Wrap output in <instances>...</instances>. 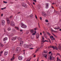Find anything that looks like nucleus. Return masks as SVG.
Segmentation results:
<instances>
[{
  "label": "nucleus",
  "mask_w": 61,
  "mask_h": 61,
  "mask_svg": "<svg viewBox=\"0 0 61 61\" xmlns=\"http://www.w3.org/2000/svg\"><path fill=\"white\" fill-rule=\"evenodd\" d=\"M59 30L61 31V29H60Z\"/></svg>",
  "instance_id": "obj_64"
},
{
  "label": "nucleus",
  "mask_w": 61,
  "mask_h": 61,
  "mask_svg": "<svg viewBox=\"0 0 61 61\" xmlns=\"http://www.w3.org/2000/svg\"><path fill=\"white\" fill-rule=\"evenodd\" d=\"M0 46L1 47H3V46H4V45H3V44L0 43Z\"/></svg>",
  "instance_id": "obj_30"
},
{
  "label": "nucleus",
  "mask_w": 61,
  "mask_h": 61,
  "mask_svg": "<svg viewBox=\"0 0 61 61\" xmlns=\"http://www.w3.org/2000/svg\"><path fill=\"white\" fill-rule=\"evenodd\" d=\"M44 53H47V50L44 51Z\"/></svg>",
  "instance_id": "obj_31"
},
{
  "label": "nucleus",
  "mask_w": 61,
  "mask_h": 61,
  "mask_svg": "<svg viewBox=\"0 0 61 61\" xmlns=\"http://www.w3.org/2000/svg\"><path fill=\"white\" fill-rule=\"evenodd\" d=\"M52 53V51H50L49 52V54H50Z\"/></svg>",
  "instance_id": "obj_45"
},
{
  "label": "nucleus",
  "mask_w": 61,
  "mask_h": 61,
  "mask_svg": "<svg viewBox=\"0 0 61 61\" xmlns=\"http://www.w3.org/2000/svg\"><path fill=\"white\" fill-rule=\"evenodd\" d=\"M21 13V12H19L17 13V14H19V13Z\"/></svg>",
  "instance_id": "obj_52"
},
{
  "label": "nucleus",
  "mask_w": 61,
  "mask_h": 61,
  "mask_svg": "<svg viewBox=\"0 0 61 61\" xmlns=\"http://www.w3.org/2000/svg\"><path fill=\"white\" fill-rule=\"evenodd\" d=\"M42 15L43 16H44V17H46L47 15L46 14V13L44 12H42Z\"/></svg>",
  "instance_id": "obj_2"
},
{
  "label": "nucleus",
  "mask_w": 61,
  "mask_h": 61,
  "mask_svg": "<svg viewBox=\"0 0 61 61\" xmlns=\"http://www.w3.org/2000/svg\"><path fill=\"white\" fill-rule=\"evenodd\" d=\"M21 51V48L20 47L17 48L16 49V51L18 53Z\"/></svg>",
  "instance_id": "obj_3"
},
{
  "label": "nucleus",
  "mask_w": 61,
  "mask_h": 61,
  "mask_svg": "<svg viewBox=\"0 0 61 61\" xmlns=\"http://www.w3.org/2000/svg\"><path fill=\"white\" fill-rule=\"evenodd\" d=\"M21 27H22V28H26L27 26L26 25H25L23 23H22L21 24Z\"/></svg>",
  "instance_id": "obj_1"
},
{
  "label": "nucleus",
  "mask_w": 61,
  "mask_h": 61,
  "mask_svg": "<svg viewBox=\"0 0 61 61\" xmlns=\"http://www.w3.org/2000/svg\"><path fill=\"white\" fill-rule=\"evenodd\" d=\"M12 17H13V16L12 15V16H10L9 18H10L11 19V18H12Z\"/></svg>",
  "instance_id": "obj_42"
},
{
  "label": "nucleus",
  "mask_w": 61,
  "mask_h": 61,
  "mask_svg": "<svg viewBox=\"0 0 61 61\" xmlns=\"http://www.w3.org/2000/svg\"><path fill=\"white\" fill-rule=\"evenodd\" d=\"M7 23H8V24H10V21L9 20V18H7Z\"/></svg>",
  "instance_id": "obj_10"
},
{
  "label": "nucleus",
  "mask_w": 61,
  "mask_h": 61,
  "mask_svg": "<svg viewBox=\"0 0 61 61\" xmlns=\"http://www.w3.org/2000/svg\"><path fill=\"white\" fill-rule=\"evenodd\" d=\"M45 21L46 22H48V20H45Z\"/></svg>",
  "instance_id": "obj_41"
},
{
  "label": "nucleus",
  "mask_w": 61,
  "mask_h": 61,
  "mask_svg": "<svg viewBox=\"0 0 61 61\" xmlns=\"http://www.w3.org/2000/svg\"><path fill=\"white\" fill-rule=\"evenodd\" d=\"M34 30H36V28H35L34 29Z\"/></svg>",
  "instance_id": "obj_60"
},
{
  "label": "nucleus",
  "mask_w": 61,
  "mask_h": 61,
  "mask_svg": "<svg viewBox=\"0 0 61 61\" xmlns=\"http://www.w3.org/2000/svg\"><path fill=\"white\" fill-rule=\"evenodd\" d=\"M3 16V14H2L1 15V16Z\"/></svg>",
  "instance_id": "obj_56"
},
{
  "label": "nucleus",
  "mask_w": 61,
  "mask_h": 61,
  "mask_svg": "<svg viewBox=\"0 0 61 61\" xmlns=\"http://www.w3.org/2000/svg\"><path fill=\"white\" fill-rule=\"evenodd\" d=\"M31 39H34V37H33V36H31Z\"/></svg>",
  "instance_id": "obj_34"
},
{
  "label": "nucleus",
  "mask_w": 61,
  "mask_h": 61,
  "mask_svg": "<svg viewBox=\"0 0 61 61\" xmlns=\"http://www.w3.org/2000/svg\"><path fill=\"white\" fill-rule=\"evenodd\" d=\"M46 8H47L48 7V3H47L46 4Z\"/></svg>",
  "instance_id": "obj_32"
},
{
  "label": "nucleus",
  "mask_w": 61,
  "mask_h": 61,
  "mask_svg": "<svg viewBox=\"0 0 61 61\" xmlns=\"http://www.w3.org/2000/svg\"><path fill=\"white\" fill-rule=\"evenodd\" d=\"M33 1L35 2V3H36V0H33Z\"/></svg>",
  "instance_id": "obj_44"
},
{
  "label": "nucleus",
  "mask_w": 61,
  "mask_h": 61,
  "mask_svg": "<svg viewBox=\"0 0 61 61\" xmlns=\"http://www.w3.org/2000/svg\"><path fill=\"white\" fill-rule=\"evenodd\" d=\"M3 3H5V4H6L7 3V2H5V1H3Z\"/></svg>",
  "instance_id": "obj_43"
},
{
  "label": "nucleus",
  "mask_w": 61,
  "mask_h": 61,
  "mask_svg": "<svg viewBox=\"0 0 61 61\" xmlns=\"http://www.w3.org/2000/svg\"><path fill=\"white\" fill-rule=\"evenodd\" d=\"M28 46H29V47H30L31 46H32L33 45L31 44H30L29 45H28Z\"/></svg>",
  "instance_id": "obj_20"
},
{
  "label": "nucleus",
  "mask_w": 61,
  "mask_h": 61,
  "mask_svg": "<svg viewBox=\"0 0 61 61\" xmlns=\"http://www.w3.org/2000/svg\"><path fill=\"white\" fill-rule=\"evenodd\" d=\"M2 23V25H5V20H3L1 21Z\"/></svg>",
  "instance_id": "obj_8"
},
{
  "label": "nucleus",
  "mask_w": 61,
  "mask_h": 61,
  "mask_svg": "<svg viewBox=\"0 0 61 61\" xmlns=\"http://www.w3.org/2000/svg\"><path fill=\"white\" fill-rule=\"evenodd\" d=\"M51 47L53 48L54 50H55V49L56 50H58V49H57V48L56 46H55L54 47V46H51Z\"/></svg>",
  "instance_id": "obj_4"
},
{
  "label": "nucleus",
  "mask_w": 61,
  "mask_h": 61,
  "mask_svg": "<svg viewBox=\"0 0 61 61\" xmlns=\"http://www.w3.org/2000/svg\"><path fill=\"white\" fill-rule=\"evenodd\" d=\"M11 28L9 27V28H8L7 29V30L8 31H10L11 30Z\"/></svg>",
  "instance_id": "obj_24"
},
{
  "label": "nucleus",
  "mask_w": 61,
  "mask_h": 61,
  "mask_svg": "<svg viewBox=\"0 0 61 61\" xmlns=\"http://www.w3.org/2000/svg\"><path fill=\"white\" fill-rule=\"evenodd\" d=\"M38 25L39 28H40V25H39V23H38Z\"/></svg>",
  "instance_id": "obj_36"
},
{
  "label": "nucleus",
  "mask_w": 61,
  "mask_h": 61,
  "mask_svg": "<svg viewBox=\"0 0 61 61\" xmlns=\"http://www.w3.org/2000/svg\"><path fill=\"white\" fill-rule=\"evenodd\" d=\"M15 28L17 30H19V28L17 27H15Z\"/></svg>",
  "instance_id": "obj_25"
},
{
  "label": "nucleus",
  "mask_w": 61,
  "mask_h": 61,
  "mask_svg": "<svg viewBox=\"0 0 61 61\" xmlns=\"http://www.w3.org/2000/svg\"><path fill=\"white\" fill-rule=\"evenodd\" d=\"M14 59H15V56H13L12 58L11 59V61H13Z\"/></svg>",
  "instance_id": "obj_22"
},
{
  "label": "nucleus",
  "mask_w": 61,
  "mask_h": 61,
  "mask_svg": "<svg viewBox=\"0 0 61 61\" xmlns=\"http://www.w3.org/2000/svg\"><path fill=\"white\" fill-rule=\"evenodd\" d=\"M23 47L25 48H28L29 47V46L26 45H24L23 46Z\"/></svg>",
  "instance_id": "obj_7"
},
{
  "label": "nucleus",
  "mask_w": 61,
  "mask_h": 61,
  "mask_svg": "<svg viewBox=\"0 0 61 61\" xmlns=\"http://www.w3.org/2000/svg\"><path fill=\"white\" fill-rule=\"evenodd\" d=\"M43 46L42 45L41 46L40 48H43Z\"/></svg>",
  "instance_id": "obj_37"
},
{
  "label": "nucleus",
  "mask_w": 61,
  "mask_h": 61,
  "mask_svg": "<svg viewBox=\"0 0 61 61\" xmlns=\"http://www.w3.org/2000/svg\"><path fill=\"white\" fill-rule=\"evenodd\" d=\"M50 59L51 61V60H52V56H50Z\"/></svg>",
  "instance_id": "obj_29"
},
{
  "label": "nucleus",
  "mask_w": 61,
  "mask_h": 61,
  "mask_svg": "<svg viewBox=\"0 0 61 61\" xmlns=\"http://www.w3.org/2000/svg\"><path fill=\"white\" fill-rule=\"evenodd\" d=\"M52 34L54 36H55V37H56V38H57V37L56 36V35H55L54 34L52 33Z\"/></svg>",
  "instance_id": "obj_28"
},
{
  "label": "nucleus",
  "mask_w": 61,
  "mask_h": 61,
  "mask_svg": "<svg viewBox=\"0 0 61 61\" xmlns=\"http://www.w3.org/2000/svg\"><path fill=\"white\" fill-rule=\"evenodd\" d=\"M39 59V58H38V59H37V61H38Z\"/></svg>",
  "instance_id": "obj_61"
},
{
  "label": "nucleus",
  "mask_w": 61,
  "mask_h": 61,
  "mask_svg": "<svg viewBox=\"0 0 61 61\" xmlns=\"http://www.w3.org/2000/svg\"><path fill=\"white\" fill-rule=\"evenodd\" d=\"M42 38L43 39L42 41V42H49V41H47L46 40H45L44 41V38L43 36H42Z\"/></svg>",
  "instance_id": "obj_6"
},
{
  "label": "nucleus",
  "mask_w": 61,
  "mask_h": 61,
  "mask_svg": "<svg viewBox=\"0 0 61 61\" xmlns=\"http://www.w3.org/2000/svg\"><path fill=\"white\" fill-rule=\"evenodd\" d=\"M30 16V18H32L33 17V15L32 14H31Z\"/></svg>",
  "instance_id": "obj_33"
},
{
  "label": "nucleus",
  "mask_w": 61,
  "mask_h": 61,
  "mask_svg": "<svg viewBox=\"0 0 61 61\" xmlns=\"http://www.w3.org/2000/svg\"><path fill=\"white\" fill-rule=\"evenodd\" d=\"M33 5H35V2H33Z\"/></svg>",
  "instance_id": "obj_53"
},
{
  "label": "nucleus",
  "mask_w": 61,
  "mask_h": 61,
  "mask_svg": "<svg viewBox=\"0 0 61 61\" xmlns=\"http://www.w3.org/2000/svg\"><path fill=\"white\" fill-rule=\"evenodd\" d=\"M20 32H22L23 31V30H20Z\"/></svg>",
  "instance_id": "obj_58"
},
{
  "label": "nucleus",
  "mask_w": 61,
  "mask_h": 61,
  "mask_svg": "<svg viewBox=\"0 0 61 61\" xmlns=\"http://www.w3.org/2000/svg\"><path fill=\"white\" fill-rule=\"evenodd\" d=\"M36 35V33H34L32 34V35Z\"/></svg>",
  "instance_id": "obj_47"
},
{
  "label": "nucleus",
  "mask_w": 61,
  "mask_h": 61,
  "mask_svg": "<svg viewBox=\"0 0 61 61\" xmlns=\"http://www.w3.org/2000/svg\"><path fill=\"white\" fill-rule=\"evenodd\" d=\"M57 55H58L59 56H60V54L59 53H57Z\"/></svg>",
  "instance_id": "obj_55"
},
{
  "label": "nucleus",
  "mask_w": 61,
  "mask_h": 61,
  "mask_svg": "<svg viewBox=\"0 0 61 61\" xmlns=\"http://www.w3.org/2000/svg\"><path fill=\"white\" fill-rule=\"evenodd\" d=\"M30 32L31 33H34V30H31L30 31Z\"/></svg>",
  "instance_id": "obj_18"
},
{
  "label": "nucleus",
  "mask_w": 61,
  "mask_h": 61,
  "mask_svg": "<svg viewBox=\"0 0 61 61\" xmlns=\"http://www.w3.org/2000/svg\"><path fill=\"white\" fill-rule=\"evenodd\" d=\"M40 20H42V17H40Z\"/></svg>",
  "instance_id": "obj_48"
},
{
  "label": "nucleus",
  "mask_w": 61,
  "mask_h": 61,
  "mask_svg": "<svg viewBox=\"0 0 61 61\" xmlns=\"http://www.w3.org/2000/svg\"><path fill=\"white\" fill-rule=\"evenodd\" d=\"M36 38H38L39 37V34H38L36 35Z\"/></svg>",
  "instance_id": "obj_19"
},
{
  "label": "nucleus",
  "mask_w": 61,
  "mask_h": 61,
  "mask_svg": "<svg viewBox=\"0 0 61 61\" xmlns=\"http://www.w3.org/2000/svg\"><path fill=\"white\" fill-rule=\"evenodd\" d=\"M3 51H1L0 52V54H2L3 53Z\"/></svg>",
  "instance_id": "obj_46"
},
{
  "label": "nucleus",
  "mask_w": 61,
  "mask_h": 61,
  "mask_svg": "<svg viewBox=\"0 0 61 61\" xmlns=\"http://www.w3.org/2000/svg\"><path fill=\"white\" fill-rule=\"evenodd\" d=\"M18 40H19V41H21V40L22 39L20 37H19L18 38Z\"/></svg>",
  "instance_id": "obj_27"
},
{
  "label": "nucleus",
  "mask_w": 61,
  "mask_h": 61,
  "mask_svg": "<svg viewBox=\"0 0 61 61\" xmlns=\"http://www.w3.org/2000/svg\"><path fill=\"white\" fill-rule=\"evenodd\" d=\"M24 7H25V8H26V7H27V5H25L24 6Z\"/></svg>",
  "instance_id": "obj_38"
},
{
  "label": "nucleus",
  "mask_w": 61,
  "mask_h": 61,
  "mask_svg": "<svg viewBox=\"0 0 61 61\" xmlns=\"http://www.w3.org/2000/svg\"><path fill=\"white\" fill-rule=\"evenodd\" d=\"M40 34L41 35H42V33H41V32L40 33Z\"/></svg>",
  "instance_id": "obj_63"
},
{
  "label": "nucleus",
  "mask_w": 61,
  "mask_h": 61,
  "mask_svg": "<svg viewBox=\"0 0 61 61\" xmlns=\"http://www.w3.org/2000/svg\"><path fill=\"white\" fill-rule=\"evenodd\" d=\"M11 26H14L15 25V24L14 22L13 21H12L11 22Z\"/></svg>",
  "instance_id": "obj_11"
},
{
  "label": "nucleus",
  "mask_w": 61,
  "mask_h": 61,
  "mask_svg": "<svg viewBox=\"0 0 61 61\" xmlns=\"http://www.w3.org/2000/svg\"><path fill=\"white\" fill-rule=\"evenodd\" d=\"M43 56H44V57L46 58V59L47 58V54H44V53H42Z\"/></svg>",
  "instance_id": "obj_5"
},
{
  "label": "nucleus",
  "mask_w": 61,
  "mask_h": 61,
  "mask_svg": "<svg viewBox=\"0 0 61 61\" xmlns=\"http://www.w3.org/2000/svg\"><path fill=\"white\" fill-rule=\"evenodd\" d=\"M54 12L55 13H56V14H58V15H59V12H57V11H54Z\"/></svg>",
  "instance_id": "obj_26"
},
{
  "label": "nucleus",
  "mask_w": 61,
  "mask_h": 61,
  "mask_svg": "<svg viewBox=\"0 0 61 61\" xmlns=\"http://www.w3.org/2000/svg\"><path fill=\"white\" fill-rule=\"evenodd\" d=\"M8 54V52L6 51H5V53H4V55L5 56H6Z\"/></svg>",
  "instance_id": "obj_14"
},
{
  "label": "nucleus",
  "mask_w": 61,
  "mask_h": 61,
  "mask_svg": "<svg viewBox=\"0 0 61 61\" xmlns=\"http://www.w3.org/2000/svg\"><path fill=\"white\" fill-rule=\"evenodd\" d=\"M50 38L51 39H52V38H54V37L53 36H50Z\"/></svg>",
  "instance_id": "obj_35"
},
{
  "label": "nucleus",
  "mask_w": 61,
  "mask_h": 61,
  "mask_svg": "<svg viewBox=\"0 0 61 61\" xmlns=\"http://www.w3.org/2000/svg\"><path fill=\"white\" fill-rule=\"evenodd\" d=\"M47 14L48 15H50V12L49 11H48Z\"/></svg>",
  "instance_id": "obj_17"
},
{
  "label": "nucleus",
  "mask_w": 61,
  "mask_h": 61,
  "mask_svg": "<svg viewBox=\"0 0 61 61\" xmlns=\"http://www.w3.org/2000/svg\"><path fill=\"white\" fill-rule=\"evenodd\" d=\"M30 60H31V59H30L28 61V60H27V61H30Z\"/></svg>",
  "instance_id": "obj_49"
},
{
  "label": "nucleus",
  "mask_w": 61,
  "mask_h": 61,
  "mask_svg": "<svg viewBox=\"0 0 61 61\" xmlns=\"http://www.w3.org/2000/svg\"><path fill=\"white\" fill-rule=\"evenodd\" d=\"M47 26L48 27H51V25H50L49 23H48L47 24Z\"/></svg>",
  "instance_id": "obj_16"
},
{
  "label": "nucleus",
  "mask_w": 61,
  "mask_h": 61,
  "mask_svg": "<svg viewBox=\"0 0 61 61\" xmlns=\"http://www.w3.org/2000/svg\"><path fill=\"white\" fill-rule=\"evenodd\" d=\"M18 59L20 60H21L23 59V57L22 56H20L18 57Z\"/></svg>",
  "instance_id": "obj_13"
},
{
  "label": "nucleus",
  "mask_w": 61,
  "mask_h": 61,
  "mask_svg": "<svg viewBox=\"0 0 61 61\" xmlns=\"http://www.w3.org/2000/svg\"><path fill=\"white\" fill-rule=\"evenodd\" d=\"M33 48H30V49H33Z\"/></svg>",
  "instance_id": "obj_50"
},
{
  "label": "nucleus",
  "mask_w": 61,
  "mask_h": 61,
  "mask_svg": "<svg viewBox=\"0 0 61 61\" xmlns=\"http://www.w3.org/2000/svg\"><path fill=\"white\" fill-rule=\"evenodd\" d=\"M55 40V38H53V39H51V40L52 41V40Z\"/></svg>",
  "instance_id": "obj_39"
},
{
  "label": "nucleus",
  "mask_w": 61,
  "mask_h": 61,
  "mask_svg": "<svg viewBox=\"0 0 61 61\" xmlns=\"http://www.w3.org/2000/svg\"><path fill=\"white\" fill-rule=\"evenodd\" d=\"M48 35H50V34L49 33H48Z\"/></svg>",
  "instance_id": "obj_59"
},
{
  "label": "nucleus",
  "mask_w": 61,
  "mask_h": 61,
  "mask_svg": "<svg viewBox=\"0 0 61 61\" xmlns=\"http://www.w3.org/2000/svg\"><path fill=\"white\" fill-rule=\"evenodd\" d=\"M4 8H2L1 9V10H4Z\"/></svg>",
  "instance_id": "obj_62"
},
{
  "label": "nucleus",
  "mask_w": 61,
  "mask_h": 61,
  "mask_svg": "<svg viewBox=\"0 0 61 61\" xmlns=\"http://www.w3.org/2000/svg\"><path fill=\"white\" fill-rule=\"evenodd\" d=\"M16 39V38L15 37H14L13 38L11 39V40H12L13 41H14V40H15Z\"/></svg>",
  "instance_id": "obj_15"
},
{
  "label": "nucleus",
  "mask_w": 61,
  "mask_h": 61,
  "mask_svg": "<svg viewBox=\"0 0 61 61\" xmlns=\"http://www.w3.org/2000/svg\"><path fill=\"white\" fill-rule=\"evenodd\" d=\"M23 44V41H21L20 42V46H22Z\"/></svg>",
  "instance_id": "obj_12"
},
{
  "label": "nucleus",
  "mask_w": 61,
  "mask_h": 61,
  "mask_svg": "<svg viewBox=\"0 0 61 61\" xmlns=\"http://www.w3.org/2000/svg\"><path fill=\"white\" fill-rule=\"evenodd\" d=\"M35 17L36 19H37V17H36V15H35Z\"/></svg>",
  "instance_id": "obj_54"
},
{
  "label": "nucleus",
  "mask_w": 61,
  "mask_h": 61,
  "mask_svg": "<svg viewBox=\"0 0 61 61\" xmlns=\"http://www.w3.org/2000/svg\"><path fill=\"white\" fill-rule=\"evenodd\" d=\"M40 49V48H38L36 50V51H35V53H36Z\"/></svg>",
  "instance_id": "obj_23"
},
{
  "label": "nucleus",
  "mask_w": 61,
  "mask_h": 61,
  "mask_svg": "<svg viewBox=\"0 0 61 61\" xmlns=\"http://www.w3.org/2000/svg\"><path fill=\"white\" fill-rule=\"evenodd\" d=\"M7 39V37H5L3 39V40L4 41H6Z\"/></svg>",
  "instance_id": "obj_21"
},
{
  "label": "nucleus",
  "mask_w": 61,
  "mask_h": 61,
  "mask_svg": "<svg viewBox=\"0 0 61 61\" xmlns=\"http://www.w3.org/2000/svg\"><path fill=\"white\" fill-rule=\"evenodd\" d=\"M38 8L39 9V8H41V7L40 6H38Z\"/></svg>",
  "instance_id": "obj_40"
},
{
  "label": "nucleus",
  "mask_w": 61,
  "mask_h": 61,
  "mask_svg": "<svg viewBox=\"0 0 61 61\" xmlns=\"http://www.w3.org/2000/svg\"><path fill=\"white\" fill-rule=\"evenodd\" d=\"M54 28L56 30H58L60 28H59V27L58 26H56L55 27H54Z\"/></svg>",
  "instance_id": "obj_9"
},
{
  "label": "nucleus",
  "mask_w": 61,
  "mask_h": 61,
  "mask_svg": "<svg viewBox=\"0 0 61 61\" xmlns=\"http://www.w3.org/2000/svg\"><path fill=\"white\" fill-rule=\"evenodd\" d=\"M36 55H34L33 56L34 57H36Z\"/></svg>",
  "instance_id": "obj_51"
},
{
  "label": "nucleus",
  "mask_w": 61,
  "mask_h": 61,
  "mask_svg": "<svg viewBox=\"0 0 61 61\" xmlns=\"http://www.w3.org/2000/svg\"><path fill=\"white\" fill-rule=\"evenodd\" d=\"M53 59H55V57H52Z\"/></svg>",
  "instance_id": "obj_57"
}]
</instances>
